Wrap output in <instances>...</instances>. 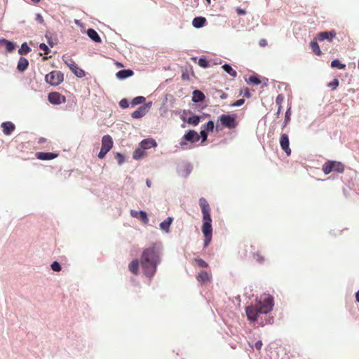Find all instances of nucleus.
<instances>
[{"label":"nucleus","instance_id":"obj_15","mask_svg":"<svg viewBox=\"0 0 359 359\" xmlns=\"http://www.w3.org/2000/svg\"><path fill=\"white\" fill-rule=\"evenodd\" d=\"M130 215L132 217H133L139 219L144 224H147L149 222V219H148L147 212L143 211V210L137 211V210H130Z\"/></svg>","mask_w":359,"mask_h":359},{"label":"nucleus","instance_id":"obj_31","mask_svg":"<svg viewBox=\"0 0 359 359\" xmlns=\"http://www.w3.org/2000/svg\"><path fill=\"white\" fill-rule=\"evenodd\" d=\"M187 123L190 125L197 126L200 122V117L196 115H194L187 119Z\"/></svg>","mask_w":359,"mask_h":359},{"label":"nucleus","instance_id":"obj_14","mask_svg":"<svg viewBox=\"0 0 359 359\" xmlns=\"http://www.w3.org/2000/svg\"><path fill=\"white\" fill-rule=\"evenodd\" d=\"M337 33L332 30L330 32H322L318 34V39L320 41L327 40L328 41H332L333 39L336 37Z\"/></svg>","mask_w":359,"mask_h":359},{"label":"nucleus","instance_id":"obj_25","mask_svg":"<svg viewBox=\"0 0 359 359\" xmlns=\"http://www.w3.org/2000/svg\"><path fill=\"white\" fill-rule=\"evenodd\" d=\"M28 60L25 57H20L18 63V69L20 72L25 71L28 67Z\"/></svg>","mask_w":359,"mask_h":359},{"label":"nucleus","instance_id":"obj_27","mask_svg":"<svg viewBox=\"0 0 359 359\" xmlns=\"http://www.w3.org/2000/svg\"><path fill=\"white\" fill-rule=\"evenodd\" d=\"M172 222V218L168 217L165 220H164L163 222H162L160 224L161 229L166 232H168L169 228H170V226Z\"/></svg>","mask_w":359,"mask_h":359},{"label":"nucleus","instance_id":"obj_44","mask_svg":"<svg viewBox=\"0 0 359 359\" xmlns=\"http://www.w3.org/2000/svg\"><path fill=\"white\" fill-rule=\"evenodd\" d=\"M245 102V100L244 99H240V100H238L237 101H236L235 102L232 103L231 104V107H240L241 105H243Z\"/></svg>","mask_w":359,"mask_h":359},{"label":"nucleus","instance_id":"obj_43","mask_svg":"<svg viewBox=\"0 0 359 359\" xmlns=\"http://www.w3.org/2000/svg\"><path fill=\"white\" fill-rule=\"evenodd\" d=\"M250 346L253 348V346L251 345L250 344H249ZM262 341L261 340H259L258 341H257L255 345H254V347L258 350V351H260L262 347Z\"/></svg>","mask_w":359,"mask_h":359},{"label":"nucleus","instance_id":"obj_32","mask_svg":"<svg viewBox=\"0 0 359 359\" xmlns=\"http://www.w3.org/2000/svg\"><path fill=\"white\" fill-rule=\"evenodd\" d=\"M30 50L31 48L27 46V43H23L18 52L20 55H27Z\"/></svg>","mask_w":359,"mask_h":359},{"label":"nucleus","instance_id":"obj_1","mask_svg":"<svg viewBox=\"0 0 359 359\" xmlns=\"http://www.w3.org/2000/svg\"><path fill=\"white\" fill-rule=\"evenodd\" d=\"M161 260V248L157 243H152L144 249L140 257L143 273L148 278L153 277Z\"/></svg>","mask_w":359,"mask_h":359},{"label":"nucleus","instance_id":"obj_40","mask_svg":"<svg viewBox=\"0 0 359 359\" xmlns=\"http://www.w3.org/2000/svg\"><path fill=\"white\" fill-rule=\"evenodd\" d=\"M143 150L142 149H136L133 153V158L135 159L140 158L142 156Z\"/></svg>","mask_w":359,"mask_h":359},{"label":"nucleus","instance_id":"obj_26","mask_svg":"<svg viewBox=\"0 0 359 359\" xmlns=\"http://www.w3.org/2000/svg\"><path fill=\"white\" fill-rule=\"evenodd\" d=\"M310 48L316 55H321L322 52L320 50L318 43L316 40H313L310 43Z\"/></svg>","mask_w":359,"mask_h":359},{"label":"nucleus","instance_id":"obj_60","mask_svg":"<svg viewBox=\"0 0 359 359\" xmlns=\"http://www.w3.org/2000/svg\"><path fill=\"white\" fill-rule=\"evenodd\" d=\"M43 142V140L41 139V140H39V142Z\"/></svg>","mask_w":359,"mask_h":359},{"label":"nucleus","instance_id":"obj_12","mask_svg":"<svg viewBox=\"0 0 359 359\" xmlns=\"http://www.w3.org/2000/svg\"><path fill=\"white\" fill-rule=\"evenodd\" d=\"M280 144L281 149L286 153L287 156L291 154V149L289 147L290 141L287 134H282L280 139Z\"/></svg>","mask_w":359,"mask_h":359},{"label":"nucleus","instance_id":"obj_35","mask_svg":"<svg viewBox=\"0 0 359 359\" xmlns=\"http://www.w3.org/2000/svg\"><path fill=\"white\" fill-rule=\"evenodd\" d=\"M290 115H291L290 108H289L285 112V120L283 122V128H285L289 123V121L290 120Z\"/></svg>","mask_w":359,"mask_h":359},{"label":"nucleus","instance_id":"obj_41","mask_svg":"<svg viewBox=\"0 0 359 359\" xmlns=\"http://www.w3.org/2000/svg\"><path fill=\"white\" fill-rule=\"evenodd\" d=\"M39 48L43 51L44 55H48L50 52L48 47L44 43L39 45Z\"/></svg>","mask_w":359,"mask_h":359},{"label":"nucleus","instance_id":"obj_21","mask_svg":"<svg viewBox=\"0 0 359 359\" xmlns=\"http://www.w3.org/2000/svg\"><path fill=\"white\" fill-rule=\"evenodd\" d=\"M133 72L130 69L120 70L116 73V77L119 79H124L133 75Z\"/></svg>","mask_w":359,"mask_h":359},{"label":"nucleus","instance_id":"obj_58","mask_svg":"<svg viewBox=\"0 0 359 359\" xmlns=\"http://www.w3.org/2000/svg\"><path fill=\"white\" fill-rule=\"evenodd\" d=\"M280 107H279V109H278V114L280 113Z\"/></svg>","mask_w":359,"mask_h":359},{"label":"nucleus","instance_id":"obj_48","mask_svg":"<svg viewBox=\"0 0 359 359\" xmlns=\"http://www.w3.org/2000/svg\"><path fill=\"white\" fill-rule=\"evenodd\" d=\"M36 20L41 24H43L44 22L42 15L39 13H37L36 15Z\"/></svg>","mask_w":359,"mask_h":359},{"label":"nucleus","instance_id":"obj_23","mask_svg":"<svg viewBox=\"0 0 359 359\" xmlns=\"http://www.w3.org/2000/svg\"><path fill=\"white\" fill-rule=\"evenodd\" d=\"M206 19L203 17H196L193 20V26L196 28H200L205 25Z\"/></svg>","mask_w":359,"mask_h":359},{"label":"nucleus","instance_id":"obj_50","mask_svg":"<svg viewBox=\"0 0 359 359\" xmlns=\"http://www.w3.org/2000/svg\"><path fill=\"white\" fill-rule=\"evenodd\" d=\"M259 44L262 47H264L267 45V41L265 39H262L259 41Z\"/></svg>","mask_w":359,"mask_h":359},{"label":"nucleus","instance_id":"obj_36","mask_svg":"<svg viewBox=\"0 0 359 359\" xmlns=\"http://www.w3.org/2000/svg\"><path fill=\"white\" fill-rule=\"evenodd\" d=\"M248 82L254 85H259L261 81L257 76H251L248 79Z\"/></svg>","mask_w":359,"mask_h":359},{"label":"nucleus","instance_id":"obj_46","mask_svg":"<svg viewBox=\"0 0 359 359\" xmlns=\"http://www.w3.org/2000/svg\"><path fill=\"white\" fill-rule=\"evenodd\" d=\"M200 135L202 138V142H204L207 140V138H208V133H207V131H205V130H202L200 133Z\"/></svg>","mask_w":359,"mask_h":359},{"label":"nucleus","instance_id":"obj_10","mask_svg":"<svg viewBox=\"0 0 359 359\" xmlns=\"http://www.w3.org/2000/svg\"><path fill=\"white\" fill-rule=\"evenodd\" d=\"M199 140L200 135L195 130H189L184 135L182 140L180 142V144L182 147H184L187 145V142L195 143L199 141Z\"/></svg>","mask_w":359,"mask_h":359},{"label":"nucleus","instance_id":"obj_39","mask_svg":"<svg viewBox=\"0 0 359 359\" xmlns=\"http://www.w3.org/2000/svg\"><path fill=\"white\" fill-rule=\"evenodd\" d=\"M339 84V81L337 79H334L332 82L327 84L328 87L332 88L333 90L336 89Z\"/></svg>","mask_w":359,"mask_h":359},{"label":"nucleus","instance_id":"obj_22","mask_svg":"<svg viewBox=\"0 0 359 359\" xmlns=\"http://www.w3.org/2000/svg\"><path fill=\"white\" fill-rule=\"evenodd\" d=\"M88 36L95 42L100 43L102 41L101 38L98 35L97 32L93 29H88L87 30Z\"/></svg>","mask_w":359,"mask_h":359},{"label":"nucleus","instance_id":"obj_28","mask_svg":"<svg viewBox=\"0 0 359 359\" xmlns=\"http://www.w3.org/2000/svg\"><path fill=\"white\" fill-rule=\"evenodd\" d=\"M0 43L5 44L6 49L8 52H12L15 49L14 43L11 41L6 40V39H1Z\"/></svg>","mask_w":359,"mask_h":359},{"label":"nucleus","instance_id":"obj_16","mask_svg":"<svg viewBox=\"0 0 359 359\" xmlns=\"http://www.w3.org/2000/svg\"><path fill=\"white\" fill-rule=\"evenodd\" d=\"M211 278H212L211 273H209L205 271H201L196 275L197 280L199 283H203V284L208 283V282L210 281Z\"/></svg>","mask_w":359,"mask_h":359},{"label":"nucleus","instance_id":"obj_42","mask_svg":"<svg viewBox=\"0 0 359 359\" xmlns=\"http://www.w3.org/2000/svg\"><path fill=\"white\" fill-rule=\"evenodd\" d=\"M214 129V122L212 121H209L205 126V131H212Z\"/></svg>","mask_w":359,"mask_h":359},{"label":"nucleus","instance_id":"obj_17","mask_svg":"<svg viewBox=\"0 0 359 359\" xmlns=\"http://www.w3.org/2000/svg\"><path fill=\"white\" fill-rule=\"evenodd\" d=\"M4 135H10L15 129V126L11 121L3 122L1 125Z\"/></svg>","mask_w":359,"mask_h":359},{"label":"nucleus","instance_id":"obj_24","mask_svg":"<svg viewBox=\"0 0 359 359\" xmlns=\"http://www.w3.org/2000/svg\"><path fill=\"white\" fill-rule=\"evenodd\" d=\"M205 99V95L198 90H195L193 92L192 100L194 102H198L203 101Z\"/></svg>","mask_w":359,"mask_h":359},{"label":"nucleus","instance_id":"obj_52","mask_svg":"<svg viewBox=\"0 0 359 359\" xmlns=\"http://www.w3.org/2000/svg\"><path fill=\"white\" fill-rule=\"evenodd\" d=\"M146 184H147V186L148 187H151V181L149 180H147Z\"/></svg>","mask_w":359,"mask_h":359},{"label":"nucleus","instance_id":"obj_29","mask_svg":"<svg viewBox=\"0 0 359 359\" xmlns=\"http://www.w3.org/2000/svg\"><path fill=\"white\" fill-rule=\"evenodd\" d=\"M222 69L233 77H236L237 76V72L228 64L224 65L222 66Z\"/></svg>","mask_w":359,"mask_h":359},{"label":"nucleus","instance_id":"obj_57","mask_svg":"<svg viewBox=\"0 0 359 359\" xmlns=\"http://www.w3.org/2000/svg\"><path fill=\"white\" fill-rule=\"evenodd\" d=\"M206 1L208 2V4H210V0H206Z\"/></svg>","mask_w":359,"mask_h":359},{"label":"nucleus","instance_id":"obj_47","mask_svg":"<svg viewBox=\"0 0 359 359\" xmlns=\"http://www.w3.org/2000/svg\"><path fill=\"white\" fill-rule=\"evenodd\" d=\"M116 158L117 159L118 164H121L124 161V156L120 153H116Z\"/></svg>","mask_w":359,"mask_h":359},{"label":"nucleus","instance_id":"obj_55","mask_svg":"<svg viewBox=\"0 0 359 359\" xmlns=\"http://www.w3.org/2000/svg\"><path fill=\"white\" fill-rule=\"evenodd\" d=\"M181 119H182L183 121H186V118H185L184 116H181Z\"/></svg>","mask_w":359,"mask_h":359},{"label":"nucleus","instance_id":"obj_51","mask_svg":"<svg viewBox=\"0 0 359 359\" xmlns=\"http://www.w3.org/2000/svg\"><path fill=\"white\" fill-rule=\"evenodd\" d=\"M236 11H237L238 14H239V15H245L246 13L243 9L240 8H237Z\"/></svg>","mask_w":359,"mask_h":359},{"label":"nucleus","instance_id":"obj_54","mask_svg":"<svg viewBox=\"0 0 359 359\" xmlns=\"http://www.w3.org/2000/svg\"><path fill=\"white\" fill-rule=\"evenodd\" d=\"M226 97H227V95H226V94H225V93H223V94L220 96V97H221L222 99H225V98H226Z\"/></svg>","mask_w":359,"mask_h":359},{"label":"nucleus","instance_id":"obj_56","mask_svg":"<svg viewBox=\"0 0 359 359\" xmlns=\"http://www.w3.org/2000/svg\"><path fill=\"white\" fill-rule=\"evenodd\" d=\"M32 1L35 2V3H37V2H39L40 0H32Z\"/></svg>","mask_w":359,"mask_h":359},{"label":"nucleus","instance_id":"obj_38","mask_svg":"<svg viewBox=\"0 0 359 359\" xmlns=\"http://www.w3.org/2000/svg\"><path fill=\"white\" fill-rule=\"evenodd\" d=\"M51 266V269H52L53 271H57V272H58V271H61V266H60V264L57 262H56V261L53 262L51 264V266Z\"/></svg>","mask_w":359,"mask_h":359},{"label":"nucleus","instance_id":"obj_30","mask_svg":"<svg viewBox=\"0 0 359 359\" xmlns=\"http://www.w3.org/2000/svg\"><path fill=\"white\" fill-rule=\"evenodd\" d=\"M331 67L332 68H338L339 69H344L346 68V65L342 64L339 60L336 59L332 61Z\"/></svg>","mask_w":359,"mask_h":359},{"label":"nucleus","instance_id":"obj_45","mask_svg":"<svg viewBox=\"0 0 359 359\" xmlns=\"http://www.w3.org/2000/svg\"><path fill=\"white\" fill-rule=\"evenodd\" d=\"M119 106L123 109L128 107V100L126 99H122L119 102Z\"/></svg>","mask_w":359,"mask_h":359},{"label":"nucleus","instance_id":"obj_19","mask_svg":"<svg viewBox=\"0 0 359 359\" xmlns=\"http://www.w3.org/2000/svg\"><path fill=\"white\" fill-rule=\"evenodd\" d=\"M142 149H148L157 146L156 142L153 139L143 140L140 143Z\"/></svg>","mask_w":359,"mask_h":359},{"label":"nucleus","instance_id":"obj_5","mask_svg":"<svg viewBox=\"0 0 359 359\" xmlns=\"http://www.w3.org/2000/svg\"><path fill=\"white\" fill-rule=\"evenodd\" d=\"M222 128L233 129L238 126L236 114H222L219 117Z\"/></svg>","mask_w":359,"mask_h":359},{"label":"nucleus","instance_id":"obj_13","mask_svg":"<svg viewBox=\"0 0 359 359\" xmlns=\"http://www.w3.org/2000/svg\"><path fill=\"white\" fill-rule=\"evenodd\" d=\"M151 105V102H149L145 105L140 107L136 111H133L131 114V116L133 118H140L143 117L147 111V109L149 108Z\"/></svg>","mask_w":359,"mask_h":359},{"label":"nucleus","instance_id":"obj_11","mask_svg":"<svg viewBox=\"0 0 359 359\" xmlns=\"http://www.w3.org/2000/svg\"><path fill=\"white\" fill-rule=\"evenodd\" d=\"M48 100L53 104H60L66 102L65 96L57 92L50 93Z\"/></svg>","mask_w":359,"mask_h":359},{"label":"nucleus","instance_id":"obj_9","mask_svg":"<svg viewBox=\"0 0 359 359\" xmlns=\"http://www.w3.org/2000/svg\"><path fill=\"white\" fill-rule=\"evenodd\" d=\"M249 252L253 257V258L259 264H263L265 261L264 256L262 254V252L259 250L255 251V248L253 245H246L243 252L241 255V257H247V253Z\"/></svg>","mask_w":359,"mask_h":359},{"label":"nucleus","instance_id":"obj_7","mask_svg":"<svg viewBox=\"0 0 359 359\" xmlns=\"http://www.w3.org/2000/svg\"><path fill=\"white\" fill-rule=\"evenodd\" d=\"M46 81L51 86H57L64 80L63 74L60 71H52L45 76Z\"/></svg>","mask_w":359,"mask_h":359},{"label":"nucleus","instance_id":"obj_61","mask_svg":"<svg viewBox=\"0 0 359 359\" xmlns=\"http://www.w3.org/2000/svg\"><path fill=\"white\" fill-rule=\"evenodd\" d=\"M358 68L359 69V61H358Z\"/></svg>","mask_w":359,"mask_h":359},{"label":"nucleus","instance_id":"obj_37","mask_svg":"<svg viewBox=\"0 0 359 359\" xmlns=\"http://www.w3.org/2000/svg\"><path fill=\"white\" fill-rule=\"evenodd\" d=\"M198 64L203 68H207L209 67V62L205 58H200L198 60Z\"/></svg>","mask_w":359,"mask_h":359},{"label":"nucleus","instance_id":"obj_18","mask_svg":"<svg viewBox=\"0 0 359 359\" xmlns=\"http://www.w3.org/2000/svg\"><path fill=\"white\" fill-rule=\"evenodd\" d=\"M58 156L57 154L51 153V152H37L36 154V156L38 159L46 161V160H52L56 158Z\"/></svg>","mask_w":359,"mask_h":359},{"label":"nucleus","instance_id":"obj_6","mask_svg":"<svg viewBox=\"0 0 359 359\" xmlns=\"http://www.w3.org/2000/svg\"><path fill=\"white\" fill-rule=\"evenodd\" d=\"M62 60L77 77L83 78L85 76V72L82 69L79 67V66L75 63V62L72 57L63 55Z\"/></svg>","mask_w":359,"mask_h":359},{"label":"nucleus","instance_id":"obj_34","mask_svg":"<svg viewBox=\"0 0 359 359\" xmlns=\"http://www.w3.org/2000/svg\"><path fill=\"white\" fill-rule=\"evenodd\" d=\"M194 262L197 264V265L199 267L207 268L208 266V264L205 261H204L203 259H202L201 258H196L194 259Z\"/></svg>","mask_w":359,"mask_h":359},{"label":"nucleus","instance_id":"obj_20","mask_svg":"<svg viewBox=\"0 0 359 359\" xmlns=\"http://www.w3.org/2000/svg\"><path fill=\"white\" fill-rule=\"evenodd\" d=\"M140 263V260L133 259L128 266L130 271H131L133 274L137 275L139 273V265Z\"/></svg>","mask_w":359,"mask_h":359},{"label":"nucleus","instance_id":"obj_49","mask_svg":"<svg viewBox=\"0 0 359 359\" xmlns=\"http://www.w3.org/2000/svg\"><path fill=\"white\" fill-rule=\"evenodd\" d=\"M241 93H243L245 97H249L250 96V93L249 92V90L247 88H245L243 90H241Z\"/></svg>","mask_w":359,"mask_h":359},{"label":"nucleus","instance_id":"obj_3","mask_svg":"<svg viewBox=\"0 0 359 359\" xmlns=\"http://www.w3.org/2000/svg\"><path fill=\"white\" fill-rule=\"evenodd\" d=\"M199 205L203 213V226L202 232L204 236L203 247L206 248L212 241V218L210 215V208L208 202L204 198L199 199Z\"/></svg>","mask_w":359,"mask_h":359},{"label":"nucleus","instance_id":"obj_53","mask_svg":"<svg viewBox=\"0 0 359 359\" xmlns=\"http://www.w3.org/2000/svg\"><path fill=\"white\" fill-rule=\"evenodd\" d=\"M356 300L359 302V290L355 294Z\"/></svg>","mask_w":359,"mask_h":359},{"label":"nucleus","instance_id":"obj_33","mask_svg":"<svg viewBox=\"0 0 359 359\" xmlns=\"http://www.w3.org/2000/svg\"><path fill=\"white\" fill-rule=\"evenodd\" d=\"M145 97H143V96H138V97H135L132 102H131V104L133 106H135V105H137L139 104H141V103H143L145 102Z\"/></svg>","mask_w":359,"mask_h":359},{"label":"nucleus","instance_id":"obj_59","mask_svg":"<svg viewBox=\"0 0 359 359\" xmlns=\"http://www.w3.org/2000/svg\"><path fill=\"white\" fill-rule=\"evenodd\" d=\"M43 142V140L41 139V140H39V142Z\"/></svg>","mask_w":359,"mask_h":359},{"label":"nucleus","instance_id":"obj_4","mask_svg":"<svg viewBox=\"0 0 359 359\" xmlns=\"http://www.w3.org/2000/svg\"><path fill=\"white\" fill-rule=\"evenodd\" d=\"M322 170L325 175H328L332 171L342 173L344 171V165L339 161H327L323 165Z\"/></svg>","mask_w":359,"mask_h":359},{"label":"nucleus","instance_id":"obj_8","mask_svg":"<svg viewBox=\"0 0 359 359\" xmlns=\"http://www.w3.org/2000/svg\"><path fill=\"white\" fill-rule=\"evenodd\" d=\"M113 147V140L110 135H104L102 139V147L98 158L102 159Z\"/></svg>","mask_w":359,"mask_h":359},{"label":"nucleus","instance_id":"obj_2","mask_svg":"<svg viewBox=\"0 0 359 359\" xmlns=\"http://www.w3.org/2000/svg\"><path fill=\"white\" fill-rule=\"evenodd\" d=\"M273 298L271 296L262 297L259 301H256L255 304L246 307L247 318L252 322L258 321L259 316L269 313L273 309Z\"/></svg>","mask_w":359,"mask_h":359}]
</instances>
